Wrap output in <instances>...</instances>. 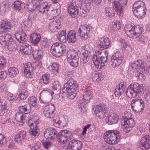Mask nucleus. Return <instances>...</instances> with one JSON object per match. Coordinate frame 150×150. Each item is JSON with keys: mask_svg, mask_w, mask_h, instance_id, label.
Segmentation results:
<instances>
[{"mask_svg": "<svg viewBox=\"0 0 150 150\" xmlns=\"http://www.w3.org/2000/svg\"><path fill=\"white\" fill-rule=\"evenodd\" d=\"M66 83L63 86L62 91L63 93H66L67 97L69 99H74L78 91V85L74 82L71 77V75H68L65 79Z\"/></svg>", "mask_w": 150, "mask_h": 150, "instance_id": "nucleus-1", "label": "nucleus"}, {"mask_svg": "<svg viewBox=\"0 0 150 150\" xmlns=\"http://www.w3.org/2000/svg\"><path fill=\"white\" fill-rule=\"evenodd\" d=\"M96 54L92 57V60L94 65L98 69H101L105 66L104 62H106L108 56L107 51L101 50L95 51Z\"/></svg>", "mask_w": 150, "mask_h": 150, "instance_id": "nucleus-2", "label": "nucleus"}, {"mask_svg": "<svg viewBox=\"0 0 150 150\" xmlns=\"http://www.w3.org/2000/svg\"><path fill=\"white\" fill-rule=\"evenodd\" d=\"M0 43L2 46L7 48L9 51L16 50L17 45L13 40L11 35L9 33H5L0 37Z\"/></svg>", "mask_w": 150, "mask_h": 150, "instance_id": "nucleus-3", "label": "nucleus"}, {"mask_svg": "<svg viewBox=\"0 0 150 150\" xmlns=\"http://www.w3.org/2000/svg\"><path fill=\"white\" fill-rule=\"evenodd\" d=\"M144 91L142 86L137 83L131 84L126 90L127 96L130 98L139 96L144 93Z\"/></svg>", "mask_w": 150, "mask_h": 150, "instance_id": "nucleus-4", "label": "nucleus"}, {"mask_svg": "<svg viewBox=\"0 0 150 150\" xmlns=\"http://www.w3.org/2000/svg\"><path fill=\"white\" fill-rule=\"evenodd\" d=\"M129 114L127 112L125 113L122 117L123 119L121 121V127L124 131L127 133L129 132L135 125L133 119L129 117Z\"/></svg>", "mask_w": 150, "mask_h": 150, "instance_id": "nucleus-5", "label": "nucleus"}, {"mask_svg": "<svg viewBox=\"0 0 150 150\" xmlns=\"http://www.w3.org/2000/svg\"><path fill=\"white\" fill-rule=\"evenodd\" d=\"M105 134L104 139L108 144H115L119 141L120 133L117 130H110L107 132Z\"/></svg>", "mask_w": 150, "mask_h": 150, "instance_id": "nucleus-6", "label": "nucleus"}, {"mask_svg": "<svg viewBox=\"0 0 150 150\" xmlns=\"http://www.w3.org/2000/svg\"><path fill=\"white\" fill-rule=\"evenodd\" d=\"M66 50V46L63 44L56 43L51 47V54L56 57H59L64 54Z\"/></svg>", "mask_w": 150, "mask_h": 150, "instance_id": "nucleus-7", "label": "nucleus"}, {"mask_svg": "<svg viewBox=\"0 0 150 150\" xmlns=\"http://www.w3.org/2000/svg\"><path fill=\"white\" fill-rule=\"evenodd\" d=\"M72 135L71 132L67 130L60 131L57 135L58 141L62 144H65V146L68 144V139L71 137Z\"/></svg>", "mask_w": 150, "mask_h": 150, "instance_id": "nucleus-8", "label": "nucleus"}, {"mask_svg": "<svg viewBox=\"0 0 150 150\" xmlns=\"http://www.w3.org/2000/svg\"><path fill=\"white\" fill-rule=\"evenodd\" d=\"M79 1L72 3L69 2L67 4L68 12L72 17L74 18L79 14V8L81 7V4H78Z\"/></svg>", "mask_w": 150, "mask_h": 150, "instance_id": "nucleus-9", "label": "nucleus"}, {"mask_svg": "<svg viewBox=\"0 0 150 150\" xmlns=\"http://www.w3.org/2000/svg\"><path fill=\"white\" fill-rule=\"evenodd\" d=\"M133 69L140 70V71L144 73H150V66L148 68L146 67L145 64L141 60H138L133 62L131 64Z\"/></svg>", "mask_w": 150, "mask_h": 150, "instance_id": "nucleus-10", "label": "nucleus"}, {"mask_svg": "<svg viewBox=\"0 0 150 150\" xmlns=\"http://www.w3.org/2000/svg\"><path fill=\"white\" fill-rule=\"evenodd\" d=\"M122 54L120 52H117L115 53L111 56L110 63L113 68L119 66L122 62L123 59Z\"/></svg>", "mask_w": 150, "mask_h": 150, "instance_id": "nucleus-11", "label": "nucleus"}, {"mask_svg": "<svg viewBox=\"0 0 150 150\" xmlns=\"http://www.w3.org/2000/svg\"><path fill=\"white\" fill-rule=\"evenodd\" d=\"M82 142L80 141L72 140L64 146V150H80L82 147Z\"/></svg>", "mask_w": 150, "mask_h": 150, "instance_id": "nucleus-12", "label": "nucleus"}, {"mask_svg": "<svg viewBox=\"0 0 150 150\" xmlns=\"http://www.w3.org/2000/svg\"><path fill=\"white\" fill-rule=\"evenodd\" d=\"M91 27L87 25H81L78 31V35L81 39H86L90 33Z\"/></svg>", "mask_w": 150, "mask_h": 150, "instance_id": "nucleus-13", "label": "nucleus"}, {"mask_svg": "<svg viewBox=\"0 0 150 150\" xmlns=\"http://www.w3.org/2000/svg\"><path fill=\"white\" fill-rule=\"evenodd\" d=\"M107 108L104 104H100L95 107V114L99 118L103 119L106 115Z\"/></svg>", "mask_w": 150, "mask_h": 150, "instance_id": "nucleus-14", "label": "nucleus"}, {"mask_svg": "<svg viewBox=\"0 0 150 150\" xmlns=\"http://www.w3.org/2000/svg\"><path fill=\"white\" fill-rule=\"evenodd\" d=\"M55 110V107L53 104H49L45 106L44 108L43 113L47 118H53L55 116L54 112Z\"/></svg>", "mask_w": 150, "mask_h": 150, "instance_id": "nucleus-15", "label": "nucleus"}, {"mask_svg": "<svg viewBox=\"0 0 150 150\" xmlns=\"http://www.w3.org/2000/svg\"><path fill=\"white\" fill-rule=\"evenodd\" d=\"M118 0V2L114 1L113 5L117 10L118 15L119 16H121L123 14V7L127 5L128 0Z\"/></svg>", "mask_w": 150, "mask_h": 150, "instance_id": "nucleus-16", "label": "nucleus"}, {"mask_svg": "<svg viewBox=\"0 0 150 150\" xmlns=\"http://www.w3.org/2000/svg\"><path fill=\"white\" fill-rule=\"evenodd\" d=\"M110 44V41L108 38L103 37L99 40L98 42V47L100 48L107 49L109 47Z\"/></svg>", "mask_w": 150, "mask_h": 150, "instance_id": "nucleus-17", "label": "nucleus"}, {"mask_svg": "<svg viewBox=\"0 0 150 150\" xmlns=\"http://www.w3.org/2000/svg\"><path fill=\"white\" fill-rule=\"evenodd\" d=\"M140 148L143 150L150 148V136L146 135L142 138L140 141Z\"/></svg>", "mask_w": 150, "mask_h": 150, "instance_id": "nucleus-18", "label": "nucleus"}, {"mask_svg": "<svg viewBox=\"0 0 150 150\" xmlns=\"http://www.w3.org/2000/svg\"><path fill=\"white\" fill-rule=\"evenodd\" d=\"M57 132L54 129L49 128L46 129L44 133V136L46 139L50 138L54 139L57 135Z\"/></svg>", "mask_w": 150, "mask_h": 150, "instance_id": "nucleus-19", "label": "nucleus"}, {"mask_svg": "<svg viewBox=\"0 0 150 150\" xmlns=\"http://www.w3.org/2000/svg\"><path fill=\"white\" fill-rule=\"evenodd\" d=\"M134 14L138 18L144 17L146 14V6H144L135 9H133Z\"/></svg>", "mask_w": 150, "mask_h": 150, "instance_id": "nucleus-20", "label": "nucleus"}, {"mask_svg": "<svg viewBox=\"0 0 150 150\" xmlns=\"http://www.w3.org/2000/svg\"><path fill=\"white\" fill-rule=\"evenodd\" d=\"M118 119L117 115L114 113H111L108 114V117L106 119V122L109 125H112L117 123Z\"/></svg>", "mask_w": 150, "mask_h": 150, "instance_id": "nucleus-21", "label": "nucleus"}, {"mask_svg": "<svg viewBox=\"0 0 150 150\" xmlns=\"http://www.w3.org/2000/svg\"><path fill=\"white\" fill-rule=\"evenodd\" d=\"M26 133L25 131L21 130L18 132L15 135L14 139L18 143H20L23 141L26 138Z\"/></svg>", "mask_w": 150, "mask_h": 150, "instance_id": "nucleus-22", "label": "nucleus"}, {"mask_svg": "<svg viewBox=\"0 0 150 150\" xmlns=\"http://www.w3.org/2000/svg\"><path fill=\"white\" fill-rule=\"evenodd\" d=\"M125 32L130 37H133L134 38H137L134 33L135 27L131 24H127L125 25Z\"/></svg>", "mask_w": 150, "mask_h": 150, "instance_id": "nucleus-23", "label": "nucleus"}, {"mask_svg": "<svg viewBox=\"0 0 150 150\" xmlns=\"http://www.w3.org/2000/svg\"><path fill=\"white\" fill-rule=\"evenodd\" d=\"M50 6L46 2H42L36 6V8L41 13H47Z\"/></svg>", "mask_w": 150, "mask_h": 150, "instance_id": "nucleus-24", "label": "nucleus"}, {"mask_svg": "<svg viewBox=\"0 0 150 150\" xmlns=\"http://www.w3.org/2000/svg\"><path fill=\"white\" fill-rule=\"evenodd\" d=\"M11 24L7 20H4L1 21L0 25V33H3L7 31V30L10 29Z\"/></svg>", "mask_w": 150, "mask_h": 150, "instance_id": "nucleus-25", "label": "nucleus"}, {"mask_svg": "<svg viewBox=\"0 0 150 150\" xmlns=\"http://www.w3.org/2000/svg\"><path fill=\"white\" fill-rule=\"evenodd\" d=\"M15 36L16 39L20 43H24L26 40V35L25 33L23 31L16 32L15 34Z\"/></svg>", "mask_w": 150, "mask_h": 150, "instance_id": "nucleus-26", "label": "nucleus"}, {"mask_svg": "<svg viewBox=\"0 0 150 150\" xmlns=\"http://www.w3.org/2000/svg\"><path fill=\"white\" fill-rule=\"evenodd\" d=\"M60 23L59 20H55L50 22L49 25V28L53 32L57 30L60 27Z\"/></svg>", "mask_w": 150, "mask_h": 150, "instance_id": "nucleus-27", "label": "nucleus"}, {"mask_svg": "<svg viewBox=\"0 0 150 150\" xmlns=\"http://www.w3.org/2000/svg\"><path fill=\"white\" fill-rule=\"evenodd\" d=\"M67 38L69 43H74L77 40L75 31L73 30L69 31L67 35Z\"/></svg>", "mask_w": 150, "mask_h": 150, "instance_id": "nucleus-28", "label": "nucleus"}, {"mask_svg": "<svg viewBox=\"0 0 150 150\" xmlns=\"http://www.w3.org/2000/svg\"><path fill=\"white\" fill-rule=\"evenodd\" d=\"M92 93V90L90 88H86L84 91L83 97L84 101L87 103L89 102V100L91 98V95Z\"/></svg>", "mask_w": 150, "mask_h": 150, "instance_id": "nucleus-29", "label": "nucleus"}, {"mask_svg": "<svg viewBox=\"0 0 150 150\" xmlns=\"http://www.w3.org/2000/svg\"><path fill=\"white\" fill-rule=\"evenodd\" d=\"M33 69L32 64L30 62L26 63L24 65V72L25 76L27 78H30L32 76L30 71Z\"/></svg>", "mask_w": 150, "mask_h": 150, "instance_id": "nucleus-30", "label": "nucleus"}, {"mask_svg": "<svg viewBox=\"0 0 150 150\" xmlns=\"http://www.w3.org/2000/svg\"><path fill=\"white\" fill-rule=\"evenodd\" d=\"M31 47L28 44L24 45L20 47V51L22 54L30 55L31 54Z\"/></svg>", "mask_w": 150, "mask_h": 150, "instance_id": "nucleus-31", "label": "nucleus"}, {"mask_svg": "<svg viewBox=\"0 0 150 150\" xmlns=\"http://www.w3.org/2000/svg\"><path fill=\"white\" fill-rule=\"evenodd\" d=\"M18 109L21 113L27 114L28 112L30 111L32 107L29 105V104L26 102L23 105L20 106Z\"/></svg>", "mask_w": 150, "mask_h": 150, "instance_id": "nucleus-32", "label": "nucleus"}, {"mask_svg": "<svg viewBox=\"0 0 150 150\" xmlns=\"http://www.w3.org/2000/svg\"><path fill=\"white\" fill-rule=\"evenodd\" d=\"M67 60L79 58L77 52L73 49H70L67 53Z\"/></svg>", "mask_w": 150, "mask_h": 150, "instance_id": "nucleus-33", "label": "nucleus"}, {"mask_svg": "<svg viewBox=\"0 0 150 150\" xmlns=\"http://www.w3.org/2000/svg\"><path fill=\"white\" fill-rule=\"evenodd\" d=\"M80 13L79 15L81 16L84 17H85L86 13H88L90 9V8L88 4L85 5L84 6L81 7H81L79 8Z\"/></svg>", "mask_w": 150, "mask_h": 150, "instance_id": "nucleus-34", "label": "nucleus"}, {"mask_svg": "<svg viewBox=\"0 0 150 150\" xmlns=\"http://www.w3.org/2000/svg\"><path fill=\"white\" fill-rule=\"evenodd\" d=\"M41 38V36L38 33H33L31 35L30 39L31 43L35 45L40 41Z\"/></svg>", "mask_w": 150, "mask_h": 150, "instance_id": "nucleus-35", "label": "nucleus"}, {"mask_svg": "<svg viewBox=\"0 0 150 150\" xmlns=\"http://www.w3.org/2000/svg\"><path fill=\"white\" fill-rule=\"evenodd\" d=\"M30 128L29 134L32 137L38 136L39 134V129L38 128L37 125H29Z\"/></svg>", "mask_w": 150, "mask_h": 150, "instance_id": "nucleus-36", "label": "nucleus"}, {"mask_svg": "<svg viewBox=\"0 0 150 150\" xmlns=\"http://www.w3.org/2000/svg\"><path fill=\"white\" fill-rule=\"evenodd\" d=\"M90 52L87 50H85L83 53V57L81 60L80 64L82 65L83 63H86L88 60L90 56Z\"/></svg>", "mask_w": 150, "mask_h": 150, "instance_id": "nucleus-37", "label": "nucleus"}, {"mask_svg": "<svg viewBox=\"0 0 150 150\" xmlns=\"http://www.w3.org/2000/svg\"><path fill=\"white\" fill-rule=\"evenodd\" d=\"M25 4L21 1L17 0L14 3V8L18 10H21L25 8Z\"/></svg>", "mask_w": 150, "mask_h": 150, "instance_id": "nucleus-38", "label": "nucleus"}, {"mask_svg": "<svg viewBox=\"0 0 150 150\" xmlns=\"http://www.w3.org/2000/svg\"><path fill=\"white\" fill-rule=\"evenodd\" d=\"M50 75L48 74H45L43 75L40 79L42 84H47L48 83L50 80Z\"/></svg>", "mask_w": 150, "mask_h": 150, "instance_id": "nucleus-39", "label": "nucleus"}, {"mask_svg": "<svg viewBox=\"0 0 150 150\" xmlns=\"http://www.w3.org/2000/svg\"><path fill=\"white\" fill-rule=\"evenodd\" d=\"M28 121V123L29 125H33L36 126L39 123L38 120L39 119L38 117L36 116H33L31 117Z\"/></svg>", "mask_w": 150, "mask_h": 150, "instance_id": "nucleus-40", "label": "nucleus"}, {"mask_svg": "<svg viewBox=\"0 0 150 150\" xmlns=\"http://www.w3.org/2000/svg\"><path fill=\"white\" fill-rule=\"evenodd\" d=\"M115 12L113 8L107 7L105 8V15L109 18H111L114 16Z\"/></svg>", "mask_w": 150, "mask_h": 150, "instance_id": "nucleus-41", "label": "nucleus"}, {"mask_svg": "<svg viewBox=\"0 0 150 150\" xmlns=\"http://www.w3.org/2000/svg\"><path fill=\"white\" fill-rule=\"evenodd\" d=\"M59 65L57 63L55 62L52 64L51 66L50 71L52 73L57 75L58 73Z\"/></svg>", "mask_w": 150, "mask_h": 150, "instance_id": "nucleus-42", "label": "nucleus"}, {"mask_svg": "<svg viewBox=\"0 0 150 150\" xmlns=\"http://www.w3.org/2000/svg\"><path fill=\"white\" fill-rule=\"evenodd\" d=\"M29 93L26 89L22 90L21 92L19 93L18 97L17 100H20L21 99H25L28 97Z\"/></svg>", "mask_w": 150, "mask_h": 150, "instance_id": "nucleus-43", "label": "nucleus"}, {"mask_svg": "<svg viewBox=\"0 0 150 150\" xmlns=\"http://www.w3.org/2000/svg\"><path fill=\"white\" fill-rule=\"evenodd\" d=\"M66 32L65 31L63 30L57 35L59 40L61 42L65 43L66 41Z\"/></svg>", "mask_w": 150, "mask_h": 150, "instance_id": "nucleus-44", "label": "nucleus"}, {"mask_svg": "<svg viewBox=\"0 0 150 150\" xmlns=\"http://www.w3.org/2000/svg\"><path fill=\"white\" fill-rule=\"evenodd\" d=\"M8 72L10 76L12 77L16 76L19 72L18 69L16 67H11L8 69Z\"/></svg>", "mask_w": 150, "mask_h": 150, "instance_id": "nucleus-45", "label": "nucleus"}, {"mask_svg": "<svg viewBox=\"0 0 150 150\" xmlns=\"http://www.w3.org/2000/svg\"><path fill=\"white\" fill-rule=\"evenodd\" d=\"M37 99L34 96H32L30 97L28 100V103L29 105L32 107V108H35L37 106Z\"/></svg>", "mask_w": 150, "mask_h": 150, "instance_id": "nucleus-46", "label": "nucleus"}, {"mask_svg": "<svg viewBox=\"0 0 150 150\" xmlns=\"http://www.w3.org/2000/svg\"><path fill=\"white\" fill-rule=\"evenodd\" d=\"M34 58L40 59L42 54V51L40 50H35L32 51L31 54Z\"/></svg>", "mask_w": 150, "mask_h": 150, "instance_id": "nucleus-47", "label": "nucleus"}, {"mask_svg": "<svg viewBox=\"0 0 150 150\" xmlns=\"http://www.w3.org/2000/svg\"><path fill=\"white\" fill-rule=\"evenodd\" d=\"M145 3L141 0L137 1L133 5V9H135L139 8L145 6Z\"/></svg>", "mask_w": 150, "mask_h": 150, "instance_id": "nucleus-48", "label": "nucleus"}, {"mask_svg": "<svg viewBox=\"0 0 150 150\" xmlns=\"http://www.w3.org/2000/svg\"><path fill=\"white\" fill-rule=\"evenodd\" d=\"M24 114L18 112L16 113L15 115V118L18 122H22L25 119Z\"/></svg>", "mask_w": 150, "mask_h": 150, "instance_id": "nucleus-49", "label": "nucleus"}, {"mask_svg": "<svg viewBox=\"0 0 150 150\" xmlns=\"http://www.w3.org/2000/svg\"><path fill=\"white\" fill-rule=\"evenodd\" d=\"M67 61L72 67H76L79 65V58L67 60Z\"/></svg>", "mask_w": 150, "mask_h": 150, "instance_id": "nucleus-50", "label": "nucleus"}, {"mask_svg": "<svg viewBox=\"0 0 150 150\" xmlns=\"http://www.w3.org/2000/svg\"><path fill=\"white\" fill-rule=\"evenodd\" d=\"M92 79L94 81H99L101 80V74L97 72L92 73Z\"/></svg>", "mask_w": 150, "mask_h": 150, "instance_id": "nucleus-51", "label": "nucleus"}, {"mask_svg": "<svg viewBox=\"0 0 150 150\" xmlns=\"http://www.w3.org/2000/svg\"><path fill=\"white\" fill-rule=\"evenodd\" d=\"M6 60L3 57H0V70L4 68L6 66Z\"/></svg>", "mask_w": 150, "mask_h": 150, "instance_id": "nucleus-52", "label": "nucleus"}, {"mask_svg": "<svg viewBox=\"0 0 150 150\" xmlns=\"http://www.w3.org/2000/svg\"><path fill=\"white\" fill-rule=\"evenodd\" d=\"M135 33H134V34L136 35L137 38V36L139 35L142 32L143 30V28L140 27L139 26H137L135 27Z\"/></svg>", "mask_w": 150, "mask_h": 150, "instance_id": "nucleus-53", "label": "nucleus"}, {"mask_svg": "<svg viewBox=\"0 0 150 150\" xmlns=\"http://www.w3.org/2000/svg\"><path fill=\"white\" fill-rule=\"evenodd\" d=\"M6 144V139L3 135L0 134V147L2 148L4 147Z\"/></svg>", "mask_w": 150, "mask_h": 150, "instance_id": "nucleus-54", "label": "nucleus"}, {"mask_svg": "<svg viewBox=\"0 0 150 150\" xmlns=\"http://www.w3.org/2000/svg\"><path fill=\"white\" fill-rule=\"evenodd\" d=\"M52 87L54 90H60L61 89V86L59 84V81H55L52 84Z\"/></svg>", "mask_w": 150, "mask_h": 150, "instance_id": "nucleus-55", "label": "nucleus"}, {"mask_svg": "<svg viewBox=\"0 0 150 150\" xmlns=\"http://www.w3.org/2000/svg\"><path fill=\"white\" fill-rule=\"evenodd\" d=\"M112 28L114 30H119L121 28V25L119 22L116 21H114L112 22Z\"/></svg>", "mask_w": 150, "mask_h": 150, "instance_id": "nucleus-56", "label": "nucleus"}, {"mask_svg": "<svg viewBox=\"0 0 150 150\" xmlns=\"http://www.w3.org/2000/svg\"><path fill=\"white\" fill-rule=\"evenodd\" d=\"M7 73L6 71H1L0 72V82H2L6 77Z\"/></svg>", "mask_w": 150, "mask_h": 150, "instance_id": "nucleus-57", "label": "nucleus"}, {"mask_svg": "<svg viewBox=\"0 0 150 150\" xmlns=\"http://www.w3.org/2000/svg\"><path fill=\"white\" fill-rule=\"evenodd\" d=\"M42 146L44 148L48 149L52 146V144L49 141H46L42 142Z\"/></svg>", "mask_w": 150, "mask_h": 150, "instance_id": "nucleus-58", "label": "nucleus"}, {"mask_svg": "<svg viewBox=\"0 0 150 150\" xmlns=\"http://www.w3.org/2000/svg\"><path fill=\"white\" fill-rule=\"evenodd\" d=\"M27 8L30 12H33L34 11L36 6H34L31 3L27 5Z\"/></svg>", "mask_w": 150, "mask_h": 150, "instance_id": "nucleus-59", "label": "nucleus"}, {"mask_svg": "<svg viewBox=\"0 0 150 150\" xmlns=\"http://www.w3.org/2000/svg\"><path fill=\"white\" fill-rule=\"evenodd\" d=\"M40 143L39 142H37L35 144H33L32 148H31V150H37L40 148Z\"/></svg>", "mask_w": 150, "mask_h": 150, "instance_id": "nucleus-60", "label": "nucleus"}, {"mask_svg": "<svg viewBox=\"0 0 150 150\" xmlns=\"http://www.w3.org/2000/svg\"><path fill=\"white\" fill-rule=\"evenodd\" d=\"M47 45V39H44L40 42V46L42 48L45 47Z\"/></svg>", "mask_w": 150, "mask_h": 150, "instance_id": "nucleus-61", "label": "nucleus"}, {"mask_svg": "<svg viewBox=\"0 0 150 150\" xmlns=\"http://www.w3.org/2000/svg\"><path fill=\"white\" fill-rule=\"evenodd\" d=\"M138 101V100H137L133 99L132 100L130 103V105L131 108L133 110L135 111H137L136 108H135L136 105L135 104L136 102Z\"/></svg>", "mask_w": 150, "mask_h": 150, "instance_id": "nucleus-62", "label": "nucleus"}, {"mask_svg": "<svg viewBox=\"0 0 150 150\" xmlns=\"http://www.w3.org/2000/svg\"><path fill=\"white\" fill-rule=\"evenodd\" d=\"M135 75L137 79H139L141 80H143L144 79V74L140 72H137Z\"/></svg>", "mask_w": 150, "mask_h": 150, "instance_id": "nucleus-63", "label": "nucleus"}, {"mask_svg": "<svg viewBox=\"0 0 150 150\" xmlns=\"http://www.w3.org/2000/svg\"><path fill=\"white\" fill-rule=\"evenodd\" d=\"M10 8L9 5L8 4H6L1 7V9H3V11L6 12L9 10Z\"/></svg>", "mask_w": 150, "mask_h": 150, "instance_id": "nucleus-64", "label": "nucleus"}]
</instances>
